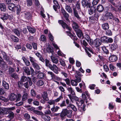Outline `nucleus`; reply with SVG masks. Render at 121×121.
Instances as JSON below:
<instances>
[{
  "label": "nucleus",
  "instance_id": "f257e3e1",
  "mask_svg": "<svg viewBox=\"0 0 121 121\" xmlns=\"http://www.w3.org/2000/svg\"><path fill=\"white\" fill-rule=\"evenodd\" d=\"M39 59L40 61L43 62L44 63L45 61L46 66L47 67L49 68L51 70L53 71L55 73L57 74L58 73L57 70L58 68L56 65L54 64L52 65L49 61L47 59H45V60L42 56L40 57L39 58Z\"/></svg>",
  "mask_w": 121,
  "mask_h": 121
},
{
  "label": "nucleus",
  "instance_id": "f03ea898",
  "mask_svg": "<svg viewBox=\"0 0 121 121\" xmlns=\"http://www.w3.org/2000/svg\"><path fill=\"white\" fill-rule=\"evenodd\" d=\"M1 53L0 55V66L3 69H4L6 67L5 63L3 60V59L1 56H3V59L7 62L9 61V57L7 56L6 54L3 51H1Z\"/></svg>",
  "mask_w": 121,
  "mask_h": 121
},
{
  "label": "nucleus",
  "instance_id": "7ed1b4c3",
  "mask_svg": "<svg viewBox=\"0 0 121 121\" xmlns=\"http://www.w3.org/2000/svg\"><path fill=\"white\" fill-rule=\"evenodd\" d=\"M8 7L9 9L10 10L14 12L16 11L17 15H18L20 12V6H16L15 4L13 3L9 4Z\"/></svg>",
  "mask_w": 121,
  "mask_h": 121
},
{
  "label": "nucleus",
  "instance_id": "20e7f679",
  "mask_svg": "<svg viewBox=\"0 0 121 121\" xmlns=\"http://www.w3.org/2000/svg\"><path fill=\"white\" fill-rule=\"evenodd\" d=\"M84 102L83 100H81L80 101L76 102V103L78 107V110L79 111L83 110L85 111V106L83 104V105H82L83 104Z\"/></svg>",
  "mask_w": 121,
  "mask_h": 121
},
{
  "label": "nucleus",
  "instance_id": "39448f33",
  "mask_svg": "<svg viewBox=\"0 0 121 121\" xmlns=\"http://www.w3.org/2000/svg\"><path fill=\"white\" fill-rule=\"evenodd\" d=\"M58 23L61 24L64 29H65V28L69 30H71V28L68 26L63 21L59 20L58 21Z\"/></svg>",
  "mask_w": 121,
  "mask_h": 121
},
{
  "label": "nucleus",
  "instance_id": "423d86ee",
  "mask_svg": "<svg viewBox=\"0 0 121 121\" xmlns=\"http://www.w3.org/2000/svg\"><path fill=\"white\" fill-rule=\"evenodd\" d=\"M82 75L81 74V73L79 71H76L75 73V79L78 82H79L81 81V77Z\"/></svg>",
  "mask_w": 121,
  "mask_h": 121
},
{
  "label": "nucleus",
  "instance_id": "0eeeda50",
  "mask_svg": "<svg viewBox=\"0 0 121 121\" xmlns=\"http://www.w3.org/2000/svg\"><path fill=\"white\" fill-rule=\"evenodd\" d=\"M73 9V14L74 16L77 18V19L80 22H82L81 18L78 15L76 8L75 7H74Z\"/></svg>",
  "mask_w": 121,
  "mask_h": 121
},
{
  "label": "nucleus",
  "instance_id": "6e6552de",
  "mask_svg": "<svg viewBox=\"0 0 121 121\" xmlns=\"http://www.w3.org/2000/svg\"><path fill=\"white\" fill-rule=\"evenodd\" d=\"M48 77H47V79L48 80H51L52 79L54 80L55 77V75L54 73L50 71H47Z\"/></svg>",
  "mask_w": 121,
  "mask_h": 121
},
{
  "label": "nucleus",
  "instance_id": "1a4fd4ad",
  "mask_svg": "<svg viewBox=\"0 0 121 121\" xmlns=\"http://www.w3.org/2000/svg\"><path fill=\"white\" fill-rule=\"evenodd\" d=\"M28 78L29 80L28 82H27L23 84V85L27 89H28L30 86H32V83L31 80V78L29 77H28Z\"/></svg>",
  "mask_w": 121,
  "mask_h": 121
},
{
  "label": "nucleus",
  "instance_id": "9d476101",
  "mask_svg": "<svg viewBox=\"0 0 121 121\" xmlns=\"http://www.w3.org/2000/svg\"><path fill=\"white\" fill-rule=\"evenodd\" d=\"M101 44L100 40L98 39L97 38L94 41L93 45L95 47H98Z\"/></svg>",
  "mask_w": 121,
  "mask_h": 121
},
{
  "label": "nucleus",
  "instance_id": "9b49d317",
  "mask_svg": "<svg viewBox=\"0 0 121 121\" xmlns=\"http://www.w3.org/2000/svg\"><path fill=\"white\" fill-rule=\"evenodd\" d=\"M33 67L34 68L36 72L39 73L41 71H40V69H41L40 68V67L39 64L36 62H35L32 65Z\"/></svg>",
  "mask_w": 121,
  "mask_h": 121
},
{
  "label": "nucleus",
  "instance_id": "f8f14e48",
  "mask_svg": "<svg viewBox=\"0 0 121 121\" xmlns=\"http://www.w3.org/2000/svg\"><path fill=\"white\" fill-rule=\"evenodd\" d=\"M82 6L84 8L86 7H90L91 6L90 4L86 0H82Z\"/></svg>",
  "mask_w": 121,
  "mask_h": 121
},
{
  "label": "nucleus",
  "instance_id": "ddd939ff",
  "mask_svg": "<svg viewBox=\"0 0 121 121\" xmlns=\"http://www.w3.org/2000/svg\"><path fill=\"white\" fill-rule=\"evenodd\" d=\"M53 3L55 4L53 6V8L54 10L56 11H57V9H59L60 8L58 1L56 0H54L53 1Z\"/></svg>",
  "mask_w": 121,
  "mask_h": 121
},
{
  "label": "nucleus",
  "instance_id": "4468645a",
  "mask_svg": "<svg viewBox=\"0 0 121 121\" xmlns=\"http://www.w3.org/2000/svg\"><path fill=\"white\" fill-rule=\"evenodd\" d=\"M62 13L66 20V22L67 23H68V22H69V20L68 18L69 17V14L66 12L65 10H64L62 11Z\"/></svg>",
  "mask_w": 121,
  "mask_h": 121
},
{
  "label": "nucleus",
  "instance_id": "2eb2a0df",
  "mask_svg": "<svg viewBox=\"0 0 121 121\" xmlns=\"http://www.w3.org/2000/svg\"><path fill=\"white\" fill-rule=\"evenodd\" d=\"M8 98L10 100L13 101L16 99L17 98V95L14 93H12L9 95Z\"/></svg>",
  "mask_w": 121,
  "mask_h": 121
},
{
  "label": "nucleus",
  "instance_id": "dca6fc26",
  "mask_svg": "<svg viewBox=\"0 0 121 121\" xmlns=\"http://www.w3.org/2000/svg\"><path fill=\"white\" fill-rule=\"evenodd\" d=\"M77 35V36L79 38H81L82 37V39H83L84 38V37L83 36V34L82 31L79 29L77 31H75Z\"/></svg>",
  "mask_w": 121,
  "mask_h": 121
},
{
  "label": "nucleus",
  "instance_id": "f3484780",
  "mask_svg": "<svg viewBox=\"0 0 121 121\" xmlns=\"http://www.w3.org/2000/svg\"><path fill=\"white\" fill-rule=\"evenodd\" d=\"M23 69L24 72L26 73L27 75H30V71L28 67L27 66L24 67H23Z\"/></svg>",
  "mask_w": 121,
  "mask_h": 121
},
{
  "label": "nucleus",
  "instance_id": "a211bd4d",
  "mask_svg": "<svg viewBox=\"0 0 121 121\" xmlns=\"http://www.w3.org/2000/svg\"><path fill=\"white\" fill-rule=\"evenodd\" d=\"M72 26L73 28L75 31L79 29H78L79 27L78 24L76 22L74 21L73 22Z\"/></svg>",
  "mask_w": 121,
  "mask_h": 121
},
{
  "label": "nucleus",
  "instance_id": "6ab92c4d",
  "mask_svg": "<svg viewBox=\"0 0 121 121\" xmlns=\"http://www.w3.org/2000/svg\"><path fill=\"white\" fill-rule=\"evenodd\" d=\"M90 8L88 10V12L89 14L91 15L95 13L96 11V9L95 7L93 6H92L90 7Z\"/></svg>",
  "mask_w": 121,
  "mask_h": 121
},
{
  "label": "nucleus",
  "instance_id": "aec40b11",
  "mask_svg": "<svg viewBox=\"0 0 121 121\" xmlns=\"http://www.w3.org/2000/svg\"><path fill=\"white\" fill-rule=\"evenodd\" d=\"M117 57L115 55L111 56L109 58V60L112 62H115L117 60Z\"/></svg>",
  "mask_w": 121,
  "mask_h": 121
},
{
  "label": "nucleus",
  "instance_id": "412c9836",
  "mask_svg": "<svg viewBox=\"0 0 121 121\" xmlns=\"http://www.w3.org/2000/svg\"><path fill=\"white\" fill-rule=\"evenodd\" d=\"M64 110L65 111L66 115L67 117L69 118L71 117L72 115V111L71 110H68L67 109H65Z\"/></svg>",
  "mask_w": 121,
  "mask_h": 121
},
{
  "label": "nucleus",
  "instance_id": "4be33fe9",
  "mask_svg": "<svg viewBox=\"0 0 121 121\" xmlns=\"http://www.w3.org/2000/svg\"><path fill=\"white\" fill-rule=\"evenodd\" d=\"M24 119L26 121H33V120H30V115L27 113H26L24 115Z\"/></svg>",
  "mask_w": 121,
  "mask_h": 121
},
{
  "label": "nucleus",
  "instance_id": "5701e85b",
  "mask_svg": "<svg viewBox=\"0 0 121 121\" xmlns=\"http://www.w3.org/2000/svg\"><path fill=\"white\" fill-rule=\"evenodd\" d=\"M42 97L46 101H47L49 100V98L48 97V94L47 92L45 91L43 92L42 95Z\"/></svg>",
  "mask_w": 121,
  "mask_h": 121
},
{
  "label": "nucleus",
  "instance_id": "b1692460",
  "mask_svg": "<svg viewBox=\"0 0 121 121\" xmlns=\"http://www.w3.org/2000/svg\"><path fill=\"white\" fill-rule=\"evenodd\" d=\"M66 114L65 111L64 109L60 113V117L61 119L62 120H63L64 119L66 116Z\"/></svg>",
  "mask_w": 121,
  "mask_h": 121
},
{
  "label": "nucleus",
  "instance_id": "393cba45",
  "mask_svg": "<svg viewBox=\"0 0 121 121\" xmlns=\"http://www.w3.org/2000/svg\"><path fill=\"white\" fill-rule=\"evenodd\" d=\"M27 28L29 32L32 34L34 33L36 31V29L35 28L31 27L29 26H27Z\"/></svg>",
  "mask_w": 121,
  "mask_h": 121
},
{
  "label": "nucleus",
  "instance_id": "a878e982",
  "mask_svg": "<svg viewBox=\"0 0 121 121\" xmlns=\"http://www.w3.org/2000/svg\"><path fill=\"white\" fill-rule=\"evenodd\" d=\"M0 18L2 20H6L8 19V14H0Z\"/></svg>",
  "mask_w": 121,
  "mask_h": 121
},
{
  "label": "nucleus",
  "instance_id": "bb28decb",
  "mask_svg": "<svg viewBox=\"0 0 121 121\" xmlns=\"http://www.w3.org/2000/svg\"><path fill=\"white\" fill-rule=\"evenodd\" d=\"M2 86L6 89L8 90L9 88V84L4 80L2 81Z\"/></svg>",
  "mask_w": 121,
  "mask_h": 121
},
{
  "label": "nucleus",
  "instance_id": "cd10ccee",
  "mask_svg": "<svg viewBox=\"0 0 121 121\" xmlns=\"http://www.w3.org/2000/svg\"><path fill=\"white\" fill-rule=\"evenodd\" d=\"M60 108L59 107L57 106H55V105H54L53 107L51 109V110L52 112H54L58 111Z\"/></svg>",
  "mask_w": 121,
  "mask_h": 121
},
{
  "label": "nucleus",
  "instance_id": "c85d7f7f",
  "mask_svg": "<svg viewBox=\"0 0 121 121\" xmlns=\"http://www.w3.org/2000/svg\"><path fill=\"white\" fill-rule=\"evenodd\" d=\"M104 9V7L101 5H99L97 7V11L99 12H102Z\"/></svg>",
  "mask_w": 121,
  "mask_h": 121
},
{
  "label": "nucleus",
  "instance_id": "c756f323",
  "mask_svg": "<svg viewBox=\"0 0 121 121\" xmlns=\"http://www.w3.org/2000/svg\"><path fill=\"white\" fill-rule=\"evenodd\" d=\"M102 27L103 29L104 30L108 29L109 28V25L107 23L103 24L102 25Z\"/></svg>",
  "mask_w": 121,
  "mask_h": 121
},
{
  "label": "nucleus",
  "instance_id": "7c9ffc66",
  "mask_svg": "<svg viewBox=\"0 0 121 121\" xmlns=\"http://www.w3.org/2000/svg\"><path fill=\"white\" fill-rule=\"evenodd\" d=\"M46 51L48 52L51 53L52 55L54 54V52L52 48L50 46H48L47 47L46 49Z\"/></svg>",
  "mask_w": 121,
  "mask_h": 121
},
{
  "label": "nucleus",
  "instance_id": "2f4dec72",
  "mask_svg": "<svg viewBox=\"0 0 121 121\" xmlns=\"http://www.w3.org/2000/svg\"><path fill=\"white\" fill-rule=\"evenodd\" d=\"M65 9L69 13H72V9L70 6L66 4L65 6Z\"/></svg>",
  "mask_w": 121,
  "mask_h": 121
},
{
  "label": "nucleus",
  "instance_id": "473e14b6",
  "mask_svg": "<svg viewBox=\"0 0 121 121\" xmlns=\"http://www.w3.org/2000/svg\"><path fill=\"white\" fill-rule=\"evenodd\" d=\"M50 57L52 62L53 63L55 64H57L58 63V60L56 57L52 56H51Z\"/></svg>",
  "mask_w": 121,
  "mask_h": 121
},
{
  "label": "nucleus",
  "instance_id": "72a5a7b5",
  "mask_svg": "<svg viewBox=\"0 0 121 121\" xmlns=\"http://www.w3.org/2000/svg\"><path fill=\"white\" fill-rule=\"evenodd\" d=\"M0 9L1 11L5 12L6 10V8L4 3H0Z\"/></svg>",
  "mask_w": 121,
  "mask_h": 121
},
{
  "label": "nucleus",
  "instance_id": "f704fd0d",
  "mask_svg": "<svg viewBox=\"0 0 121 121\" xmlns=\"http://www.w3.org/2000/svg\"><path fill=\"white\" fill-rule=\"evenodd\" d=\"M42 118H43L45 121H50L51 119L50 117L49 116H47L44 114Z\"/></svg>",
  "mask_w": 121,
  "mask_h": 121
},
{
  "label": "nucleus",
  "instance_id": "c9c22d12",
  "mask_svg": "<svg viewBox=\"0 0 121 121\" xmlns=\"http://www.w3.org/2000/svg\"><path fill=\"white\" fill-rule=\"evenodd\" d=\"M105 16L110 19H112L114 17L112 14L111 13L109 12L105 14Z\"/></svg>",
  "mask_w": 121,
  "mask_h": 121
},
{
  "label": "nucleus",
  "instance_id": "e433bc0d",
  "mask_svg": "<svg viewBox=\"0 0 121 121\" xmlns=\"http://www.w3.org/2000/svg\"><path fill=\"white\" fill-rule=\"evenodd\" d=\"M33 112L35 114L38 115H40L42 117L43 114V113L42 112L39 111L38 110H34Z\"/></svg>",
  "mask_w": 121,
  "mask_h": 121
},
{
  "label": "nucleus",
  "instance_id": "4c0bfd02",
  "mask_svg": "<svg viewBox=\"0 0 121 121\" xmlns=\"http://www.w3.org/2000/svg\"><path fill=\"white\" fill-rule=\"evenodd\" d=\"M28 94L27 93H25L22 96V101H25L28 98Z\"/></svg>",
  "mask_w": 121,
  "mask_h": 121
},
{
  "label": "nucleus",
  "instance_id": "58836bf2",
  "mask_svg": "<svg viewBox=\"0 0 121 121\" xmlns=\"http://www.w3.org/2000/svg\"><path fill=\"white\" fill-rule=\"evenodd\" d=\"M11 38L12 40L15 42H17L19 41L18 38L14 35H11Z\"/></svg>",
  "mask_w": 121,
  "mask_h": 121
},
{
  "label": "nucleus",
  "instance_id": "ea45409f",
  "mask_svg": "<svg viewBox=\"0 0 121 121\" xmlns=\"http://www.w3.org/2000/svg\"><path fill=\"white\" fill-rule=\"evenodd\" d=\"M67 89L68 91L69 92H70V93L72 94V95H75V92H74V91L73 88L71 87H69L68 86L67 88Z\"/></svg>",
  "mask_w": 121,
  "mask_h": 121
},
{
  "label": "nucleus",
  "instance_id": "a19ab883",
  "mask_svg": "<svg viewBox=\"0 0 121 121\" xmlns=\"http://www.w3.org/2000/svg\"><path fill=\"white\" fill-rule=\"evenodd\" d=\"M44 82L42 80H39L37 81L36 85L38 86H42L44 84Z\"/></svg>",
  "mask_w": 121,
  "mask_h": 121
},
{
  "label": "nucleus",
  "instance_id": "79ce46f5",
  "mask_svg": "<svg viewBox=\"0 0 121 121\" xmlns=\"http://www.w3.org/2000/svg\"><path fill=\"white\" fill-rule=\"evenodd\" d=\"M25 17L27 19H30L31 17V14L30 13L26 12L25 13Z\"/></svg>",
  "mask_w": 121,
  "mask_h": 121
},
{
  "label": "nucleus",
  "instance_id": "37998d69",
  "mask_svg": "<svg viewBox=\"0 0 121 121\" xmlns=\"http://www.w3.org/2000/svg\"><path fill=\"white\" fill-rule=\"evenodd\" d=\"M71 85L74 86H76L78 84V83L77 81L75 80H71Z\"/></svg>",
  "mask_w": 121,
  "mask_h": 121
},
{
  "label": "nucleus",
  "instance_id": "c03bdc74",
  "mask_svg": "<svg viewBox=\"0 0 121 121\" xmlns=\"http://www.w3.org/2000/svg\"><path fill=\"white\" fill-rule=\"evenodd\" d=\"M28 77H27L25 76H22L21 77L20 81L22 82H24L26 81L28 79Z\"/></svg>",
  "mask_w": 121,
  "mask_h": 121
},
{
  "label": "nucleus",
  "instance_id": "a18cd8bd",
  "mask_svg": "<svg viewBox=\"0 0 121 121\" xmlns=\"http://www.w3.org/2000/svg\"><path fill=\"white\" fill-rule=\"evenodd\" d=\"M45 75L43 73H41L38 74V78L39 79H43L45 77Z\"/></svg>",
  "mask_w": 121,
  "mask_h": 121
},
{
  "label": "nucleus",
  "instance_id": "49530a36",
  "mask_svg": "<svg viewBox=\"0 0 121 121\" xmlns=\"http://www.w3.org/2000/svg\"><path fill=\"white\" fill-rule=\"evenodd\" d=\"M13 31L14 33L18 36H19L20 35V31L16 29H14L13 30Z\"/></svg>",
  "mask_w": 121,
  "mask_h": 121
},
{
  "label": "nucleus",
  "instance_id": "de8ad7c7",
  "mask_svg": "<svg viewBox=\"0 0 121 121\" xmlns=\"http://www.w3.org/2000/svg\"><path fill=\"white\" fill-rule=\"evenodd\" d=\"M101 40L102 42L106 43L108 42L107 37L106 36H104L101 37Z\"/></svg>",
  "mask_w": 121,
  "mask_h": 121
},
{
  "label": "nucleus",
  "instance_id": "09e8293b",
  "mask_svg": "<svg viewBox=\"0 0 121 121\" xmlns=\"http://www.w3.org/2000/svg\"><path fill=\"white\" fill-rule=\"evenodd\" d=\"M9 115L8 116V117L10 119L13 118L14 117V114L13 112L10 111L9 112Z\"/></svg>",
  "mask_w": 121,
  "mask_h": 121
},
{
  "label": "nucleus",
  "instance_id": "8fccbe9b",
  "mask_svg": "<svg viewBox=\"0 0 121 121\" xmlns=\"http://www.w3.org/2000/svg\"><path fill=\"white\" fill-rule=\"evenodd\" d=\"M2 114H7L9 112L7 108H2Z\"/></svg>",
  "mask_w": 121,
  "mask_h": 121
},
{
  "label": "nucleus",
  "instance_id": "3c124183",
  "mask_svg": "<svg viewBox=\"0 0 121 121\" xmlns=\"http://www.w3.org/2000/svg\"><path fill=\"white\" fill-rule=\"evenodd\" d=\"M102 48L105 54H109V52L108 50L106 48V47L104 46L102 47Z\"/></svg>",
  "mask_w": 121,
  "mask_h": 121
},
{
  "label": "nucleus",
  "instance_id": "603ef678",
  "mask_svg": "<svg viewBox=\"0 0 121 121\" xmlns=\"http://www.w3.org/2000/svg\"><path fill=\"white\" fill-rule=\"evenodd\" d=\"M116 46L114 44H111L110 46V48L112 51L115 50L116 49Z\"/></svg>",
  "mask_w": 121,
  "mask_h": 121
},
{
  "label": "nucleus",
  "instance_id": "864d4df0",
  "mask_svg": "<svg viewBox=\"0 0 121 121\" xmlns=\"http://www.w3.org/2000/svg\"><path fill=\"white\" fill-rule=\"evenodd\" d=\"M29 58L30 60L32 63V64L36 62V60L34 57L30 56L29 57Z\"/></svg>",
  "mask_w": 121,
  "mask_h": 121
},
{
  "label": "nucleus",
  "instance_id": "5fc2aeb1",
  "mask_svg": "<svg viewBox=\"0 0 121 121\" xmlns=\"http://www.w3.org/2000/svg\"><path fill=\"white\" fill-rule=\"evenodd\" d=\"M46 38L45 36L43 35H41L40 40L42 41H45L46 40Z\"/></svg>",
  "mask_w": 121,
  "mask_h": 121
},
{
  "label": "nucleus",
  "instance_id": "6e6d98bb",
  "mask_svg": "<svg viewBox=\"0 0 121 121\" xmlns=\"http://www.w3.org/2000/svg\"><path fill=\"white\" fill-rule=\"evenodd\" d=\"M59 62L61 65L62 66H65L66 64L64 60L63 59H60L59 60Z\"/></svg>",
  "mask_w": 121,
  "mask_h": 121
},
{
  "label": "nucleus",
  "instance_id": "4d7b16f0",
  "mask_svg": "<svg viewBox=\"0 0 121 121\" xmlns=\"http://www.w3.org/2000/svg\"><path fill=\"white\" fill-rule=\"evenodd\" d=\"M22 98L21 95L19 94H18L17 95V98L16 99V102H17L18 101H20Z\"/></svg>",
  "mask_w": 121,
  "mask_h": 121
},
{
  "label": "nucleus",
  "instance_id": "13d9d810",
  "mask_svg": "<svg viewBox=\"0 0 121 121\" xmlns=\"http://www.w3.org/2000/svg\"><path fill=\"white\" fill-rule=\"evenodd\" d=\"M10 75L12 78H14L15 79H17L18 78V75L16 73L12 74Z\"/></svg>",
  "mask_w": 121,
  "mask_h": 121
},
{
  "label": "nucleus",
  "instance_id": "bf43d9fd",
  "mask_svg": "<svg viewBox=\"0 0 121 121\" xmlns=\"http://www.w3.org/2000/svg\"><path fill=\"white\" fill-rule=\"evenodd\" d=\"M31 95L33 97H35L36 95V93L34 90H31Z\"/></svg>",
  "mask_w": 121,
  "mask_h": 121
},
{
  "label": "nucleus",
  "instance_id": "052dcab7",
  "mask_svg": "<svg viewBox=\"0 0 121 121\" xmlns=\"http://www.w3.org/2000/svg\"><path fill=\"white\" fill-rule=\"evenodd\" d=\"M69 107H70L74 111H76L77 110L76 107L72 104H70V106Z\"/></svg>",
  "mask_w": 121,
  "mask_h": 121
},
{
  "label": "nucleus",
  "instance_id": "680f3d73",
  "mask_svg": "<svg viewBox=\"0 0 121 121\" xmlns=\"http://www.w3.org/2000/svg\"><path fill=\"white\" fill-rule=\"evenodd\" d=\"M63 98V97L61 95L59 96V97L57 98L56 99H54L55 102H59Z\"/></svg>",
  "mask_w": 121,
  "mask_h": 121
},
{
  "label": "nucleus",
  "instance_id": "e2e57ef3",
  "mask_svg": "<svg viewBox=\"0 0 121 121\" xmlns=\"http://www.w3.org/2000/svg\"><path fill=\"white\" fill-rule=\"evenodd\" d=\"M48 103L50 105H54L55 102L54 100H50L48 102Z\"/></svg>",
  "mask_w": 121,
  "mask_h": 121
},
{
  "label": "nucleus",
  "instance_id": "0e129e2a",
  "mask_svg": "<svg viewBox=\"0 0 121 121\" xmlns=\"http://www.w3.org/2000/svg\"><path fill=\"white\" fill-rule=\"evenodd\" d=\"M65 81L66 84L68 85H70V81L69 79L68 78H67L65 79H63Z\"/></svg>",
  "mask_w": 121,
  "mask_h": 121
},
{
  "label": "nucleus",
  "instance_id": "69168bd1",
  "mask_svg": "<svg viewBox=\"0 0 121 121\" xmlns=\"http://www.w3.org/2000/svg\"><path fill=\"white\" fill-rule=\"evenodd\" d=\"M109 67L110 69L112 71H114L116 69V67L113 65L110 64L109 65Z\"/></svg>",
  "mask_w": 121,
  "mask_h": 121
},
{
  "label": "nucleus",
  "instance_id": "338daca9",
  "mask_svg": "<svg viewBox=\"0 0 121 121\" xmlns=\"http://www.w3.org/2000/svg\"><path fill=\"white\" fill-rule=\"evenodd\" d=\"M104 69L105 71L106 72H108L109 70V68L106 65H104L103 66Z\"/></svg>",
  "mask_w": 121,
  "mask_h": 121
},
{
  "label": "nucleus",
  "instance_id": "774afa93",
  "mask_svg": "<svg viewBox=\"0 0 121 121\" xmlns=\"http://www.w3.org/2000/svg\"><path fill=\"white\" fill-rule=\"evenodd\" d=\"M106 34L108 35H112V33L110 30H108L106 31Z\"/></svg>",
  "mask_w": 121,
  "mask_h": 121
}]
</instances>
